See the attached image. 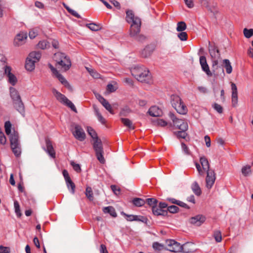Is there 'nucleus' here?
I'll use <instances>...</instances> for the list:
<instances>
[{
	"label": "nucleus",
	"instance_id": "f03ea898",
	"mask_svg": "<svg viewBox=\"0 0 253 253\" xmlns=\"http://www.w3.org/2000/svg\"><path fill=\"white\" fill-rule=\"evenodd\" d=\"M131 75L139 82L149 83L151 80V75L147 68L143 65L135 66L132 68Z\"/></svg>",
	"mask_w": 253,
	"mask_h": 253
},
{
	"label": "nucleus",
	"instance_id": "338daca9",
	"mask_svg": "<svg viewBox=\"0 0 253 253\" xmlns=\"http://www.w3.org/2000/svg\"><path fill=\"white\" fill-rule=\"evenodd\" d=\"M111 189L112 190V191H113V192L116 195H118L120 194V189L118 186H117L116 185H112L111 186Z\"/></svg>",
	"mask_w": 253,
	"mask_h": 253
},
{
	"label": "nucleus",
	"instance_id": "a19ab883",
	"mask_svg": "<svg viewBox=\"0 0 253 253\" xmlns=\"http://www.w3.org/2000/svg\"><path fill=\"white\" fill-rule=\"evenodd\" d=\"M39 29L35 28L31 29L29 32V36L31 39H33L38 35Z\"/></svg>",
	"mask_w": 253,
	"mask_h": 253
},
{
	"label": "nucleus",
	"instance_id": "0e129e2a",
	"mask_svg": "<svg viewBox=\"0 0 253 253\" xmlns=\"http://www.w3.org/2000/svg\"><path fill=\"white\" fill-rule=\"evenodd\" d=\"M0 253H10V249L8 247L0 246Z\"/></svg>",
	"mask_w": 253,
	"mask_h": 253
},
{
	"label": "nucleus",
	"instance_id": "c03bdc74",
	"mask_svg": "<svg viewBox=\"0 0 253 253\" xmlns=\"http://www.w3.org/2000/svg\"><path fill=\"white\" fill-rule=\"evenodd\" d=\"M87 131L93 140L98 138L95 130L91 127H87Z\"/></svg>",
	"mask_w": 253,
	"mask_h": 253
},
{
	"label": "nucleus",
	"instance_id": "7c9ffc66",
	"mask_svg": "<svg viewBox=\"0 0 253 253\" xmlns=\"http://www.w3.org/2000/svg\"><path fill=\"white\" fill-rule=\"evenodd\" d=\"M121 122L124 125L130 129H134L135 127L132 124V122L127 118H122Z\"/></svg>",
	"mask_w": 253,
	"mask_h": 253
},
{
	"label": "nucleus",
	"instance_id": "5fc2aeb1",
	"mask_svg": "<svg viewBox=\"0 0 253 253\" xmlns=\"http://www.w3.org/2000/svg\"><path fill=\"white\" fill-rule=\"evenodd\" d=\"M219 58H212V68L213 69V71L214 72L218 68V59Z\"/></svg>",
	"mask_w": 253,
	"mask_h": 253
},
{
	"label": "nucleus",
	"instance_id": "4468645a",
	"mask_svg": "<svg viewBox=\"0 0 253 253\" xmlns=\"http://www.w3.org/2000/svg\"><path fill=\"white\" fill-rule=\"evenodd\" d=\"M10 68L7 65L6 57L3 54H0V79L5 74L7 69Z\"/></svg>",
	"mask_w": 253,
	"mask_h": 253
},
{
	"label": "nucleus",
	"instance_id": "1a4fd4ad",
	"mask_svg": "<svg viewBox=\"0 0 253 253\" xmlns=\"http://www.w3.org/2000/svg\"><path fill=\"white\" fill-rule=\"evenodd\" d=\"M93 147L95 152L96 156L98 160L101 163L104 164L105 161L103 155V150L101 140L99 138L94 139Z\"/></svg>",
	"mask_w": 253,
	"mask_h": 253
},
{
	"label": "nucleus",
	"instance_id": "79ce46f5",
	"mask_svg": "<svg viewBox=\"0 0 253 253\" xmlns=\"http://www.w3.org/2000/svg\"><path fill=\"white\" fill-rule=\"evenodd\" d=\"M213 236L216 242L219 243L222 241L221 233L219 230L214 231Z\"/></svg>",
	"mask_w": 253,
	"mask_h": 253
},
{
	"label": "nucleus",
	"instance_id": "423d86ee",
	"mask_svg": "<svg viewBox=\"0 0 253 253\" xmlns=\"http://www.w3.org/2000/svg\"><path fill=\"white\" fill-rule=\"evenodd\" d=\"M41 57V53L40 52L33 51L28 56L25 68L28 71H31L35 69L36 62L39 61Z\"/></svg>",
	"mask_w": 253,
	"mask_h": 253
},
{
	"label": "nucleus",
	"instance_id": "9d476101",
	"mask_svg": "<svg viewBox=\"0 0 253 253\" xmlns=\"http://www.w3.org/2000/svg\"><path fill=\"white\" fill-rule=\"evenodd\" d=\"M169 117L172 121L173 126L176 128L181 130H187L188 124L185 120L177 119L175 115L172 113H169Z\"/></svg>",
	"mask_w": 253,
	"mask_h": 253
},
{
	"label": "nucleus",
	"instance_id": "412c9836",
	"mask_svg": "<svg viewBox=\"0 0 253 253\" xmlns=\"http://www.w3.org/2000/svg\"><path fill=\"white\" fill-rule=\"evenodd\" d=\"M45 143L47 153L51 157L54 158L55 157V152L52 146L51 141L48 139H46Z\"/></svg>",
	"mask_w": 253,
	"mask_h": 253
},
{
	"label": "nucleus",
	"instance_id": "bf43d9fd",
	"mask_svg": "<svg viewBox=\"0 0 253 253\" xmlns=\"http://www.w3.org/2000/svg\"><path fill=\"white\" fill-rule=\"evenodd\" d=\"M121 214L126 217V219L129 221H134V215H128L124 212H122Z\"/></svg>",
	"mask_w": 253,
	"mask_h": 253
},
{
	"label": "nucleus",
	"instance_id": "b1692460",
	"mask_svg": "<svg viewBox=\"0 0 253 253\" xmlns=\"http://www.w3.org/2000/svg\"><path fill=\"white\" fill-rule=\"evenodd\" d=\"M148 112L150 115L153 117L160 116L162 114V110L156 106L151 107Z\"/></svg>",
	"mask_w": 253,
	"mask_h": 253
},
{
	"label": "nucleus",
	"instance_id": "09e8293b",
	"mask_svg": "<svg viewBox=\"0 0 253 253\" xmlns=\"http://www.w3.org/2000/svg\"><path fill=\"white\" fill-rule=\"evenodd\" d=\"M5 131L7 135H9L11 132V124L9 121H6L4 124Z\"/></svg>",
	"mask_w": 253,
	"mask_h": 253
},
{
	"label": "nucleus",
	"instance_id": "774afa93",
	"mask_svg": "<svg viewBox=\"0 0 253 253\" xmlns=\"http://www.w3.org/2000/svg\"><path fill=\"white\" fill-rule=\"evenodd\" d=\"M90 75L95 79H99L100 78V75L94 70L90 71Z\"/></svg>",
	"mask_w": 253,
	"mask_h": 253
},
{
	"label": "nucleus",
	"instance_id": "f257e3e1",
	"mask_svg": "<svg viewBox=\"0 0 253 253\" xmlns=\"http://www.w3.org/2000/svg\"><path fill=\"white\" fill-rule=\"evenodd\" d=\"M200 164L195 163L196 169L198 171L199 174L204 176L205 172L207 173L206 178L207 187L209 189L211 188L215 180V174L213 169H210V164L208 159L205 157L202 156L200 159Z\"/></svg>",
	"mask_w": 253,
	"mask_h": 253
},
{
	"label": "nucleus",
	"instance_id": "aec40b11",
	"mask_svg": "<svg viewBox=\"0 0 253 253\" xmlns=\"http://www.w3.org/2000/svg\"><path fill=\"white\" fill-rule=\"evenodd\" d=\"M11 68L7 69V71L5 72V76L7 78L8 82L12 85H14L17 82V80L14 75L11 73Z\"/></svg>",
	"mask_w": 253,
	"mask_h": 253
},
{
	"label": "nucleus",
	"instance_id": "8fccbe9b",
	"mask_svg": "<svg viewBox=\"0 0 253 253\" xmlns=\"http://www.w3.org/2000/svg\"><path fill=\"white\" fill-rule=\"evenodd\" d=\"M167 211L172 213H177L179 211V208L176 206H170L168 207Z\"/></svg>",
	"mask_w": 253,
	"mask_h": 253
},
{
	"label": "nucleus",
	"instance_id": "a878e982",
	"mask_svg": "<svg viewBox=\"0 0 253 253\" xmlns=\"http://www.w3.org/2000/svg\"><path fill=\"white\" fill-rule=\"evenodd\" d=\"M152 212L155 215H165L167 213V211L161 209L159 206L157 205L153 207Z\"/></svg>",
	"mask_w": 253,
	"mask_h": 253
},
{
	"label": "nucleus",
	"instance_id": "f704fd0d",
	"mask_svg": "<svg viewBox=\"0 0 253 253\" xmlns=\"http://www.w3.org/2000/svg\"><path fill=\"white\" fill-rule=\"evenodd\" d=\"M94 112L95 115L96 116L98 121L102 124L104 125L106 123L105 119L103 117L100 113L99 112V109L97 108H94Z\"/></svg>",
	"mask_w": 253,
	"mask_h": 253
},
{
	"label": "nucleus",
	"instance_id": "bb28decb",
	"mask_svg": "<svg viewBox=\"0 0 253 253\" xmlns=\"http://www.w3.org/2000/svg\"><path fill=\"white\" fill-rule=\"evenodd\" d=\"M102 211L105 213H109L112 217H116L117 216L115 209L112 206L104 207Z\"/></svg>",
	"mask_w": 253,
	"mask_h": 253
},
{
	"label": "nucleus",
	"instance_id": "ea45409f",
	"mask_svg": "<svg viewBox=\"0 0 253 253\" xmlns=\"http://www.w3.org/2000/svg\"><path fill=\"white\" fill-rule=\"evenodd\" d=\"M85 195L86 197L90 200L93 201V196L92 189L90 187H87L85 190Z\"/></svg>",
	"mask_w": 253,
	"mask_h": 253
},
{
	"label": "nucleus",
	"instance_id": "c9c22d12",
	"mask_svg": "<svg viewBox=\"0 0 253 253\" xmlns=\"http://www.w3.org/2000/svg\"><path fill=\"white\" fill-rule=\"evenodd\" d=\"M66 182L68 189L70 191L71 193L74 194L76 186L74 182L72 181L71 179H69V181H66Z\"/></svg>",
	"mask_w": 253,
	"mask_h": 253
},
{
	"label": "nucleus",
	"instance_id": "603ef678",
	"mask_svg": "<svg viewBox=\"0 0 253 253\" xmlns=\"http://www.w3.org/2000/svg\"><path fill=\"white\" fill-rule=\"evenodd\" d=\"M14 206L15 208V212L18 216H20L21 213L20 212V206L17 201H14Z\"/></svg>",
	"mask_w": 253,
	"mask_h": 253
},
{
	"label": "nucleus",
	"instance_id": "58836bf2",
	"mask_svg": "<svg viewBox=\"0 0 253 253\" xmlns=\"http://www.w3.org/2000/svg\"><path fill=\"white\" fill-rule=\"evenodd\" d=\"M38 48L44 49L49 47V43L46 41H40L37 45Z\"/></svg>",
	"mask_w": 253,
	"mask_h": 253
},
{
	"label": "nucleus",
	"instance_id": "de8ad7c7",
	"mask_svg": "<svg viewBox=\"0 0 253 253\" xmlns=\"http://www.w3.org/2000/svg\"><path fill=\"white\" fill-rule=\"evenodd\" d=\"M145 202H146L150 206L152 207V209H153V207H155L157 204V201L154 198L147 199Z\"/></svg>",
	"mask_w": 253,
	"mask_h": 253
},
{
	"label": "nucleus",
	"instance_id": "7ed1b4c3",
	"mask_svg": "<svg viewBox=\"0 0 253 253\" xmlns=\"http://www.w3.org/2000/svg\"><path fill=\"white\" fill-rule=\"evenodd\" d=\"M126 21L130 24V36H134L140 32L141 27V20L137 16H135L133 12L131 10L126 11Z\"/></svg>",
	"mask_w": 253,
	"mask_h": 253
},
{
	"label": "nucleus",
	"instance_id": "69168bd1",
	"mask_svg": "<svg viewBox=\"0 0 253 253\" xmlns=\"http://www.w3.org/2000/svg\"><path fill=\"white\" fill-rule=\"evenodd\" d=\"M6 139L3 133H0V144L4 145L6 143Z\"/></svg>",
	"mask_w": 253,
	"mask_h": 253
},
{
	"label": "nucleus",
	"instance_id": "c85d7f7f",
	"mask_svg": "<svg viewBox=\"0 0 253 253\" xmlns=\"http://www.w3.org/2000/svg\"><path fill=\"white\" fill-rule=\"evenodd\" d=\"M223 66L225 69L227 74H230L232 72V67L231 63L228 59H224L223 60Z\"/></svg>",
	"mask_w": 253,
	"mask_h": 253
},
{
	"label": "nucleus",
	"instance_id": "37998d69",
	"mask_svg": "<svg viewBox=\"0 0 253 253\" xmlns=\"http://www.w3.org/2000/svg\"><path fill=\"white\" fill-rule=\"evenodd\" d=\"M186 29V24L184 22H179L177 23L176 30L178 32H183Z\"/></svg>",
	"mask_w": 253,
	"mask_h": 253
},
{
	"label": "nucleus",
	"instance_id": "ddd939ff",
	"mask_svg": "<svg viewBox=\"0 0 253 253\" xmlns=\"http://www.w3.org/2000/svg\"><path fill=\"white\" fill-rule=\"evenodd\" d=\"M27 39V33L20 32L16 35L14 40L15 46H19L23 45L26 42Z\"/></svg>",
	"mask_w": 253,
	"mask_h": 253
},
{
	"label": "nucleus",
	"instance_id": "dca6fc26",
	"mask_svg": "<svg viewBox=\"0 0 253 253\" xmlns=\"http://www.w3.org/2000/svg\"><path fill=\"white\" fill-rule=\"evenodd\" d=\"M232 89V105L233 107H235L238 104V91L236 85L234 83H231Z\"/></svg>",
	"mask_w": 253,
	"mask_h": 253
},
{
	"label": "nucleus",
	"instance_id": "393cba45",
	"mask_svg": "<svg viewBox=\"0 0 253 253\" xmlns=\"http://www.w3.org/2000/svg\"><path fill=\"white\" fill-rule=\"evenodd\" d=\"M18 139L19 136L18 132L14 131L12 134H11L10 137V145L14 146L20 145Z\"/></svg>",
	"mask_w": 253,
	"mask_h": 253
},
{
	"label": "nucleus",
	"instance_id": "680f3d73",
	"mask_svg": "<svg viewBox=\"0 0 253 253\" xmlns=\"http://www.w3.org/2000/svg\"><path fill=\"white\" fill-rule=\"evenodd\" d=\"M139 34V32L138 33H137L135 36L131 37L134 38L138 41L142 42L144 41L145 39V37L143 35H140Z\"/></svg>",
	"mask_w": 253,
	"mask_h": 253
},
{
	"label": "nucleus",
	"instance_id": "5701e85b",
	"mask_svg": "<svg viewBox=\"0 0 253 253\" xmlns=\"http://www.w3.org/2000/svg\"><path fill=\"white\" fill-rule=\"evenodd\" d=\"M174 108L178 113L182 115L186 114L188 111L187 107L185 105L182 101H181L178 105L176 106Z\"/></svg>",
	"mask_w": 253,
	"mask_h": 253
},
{
	"label": "nucleus",
	"instance_id": "13d9d810",
	"mask_svg": "<svg viewBox=\"0 0 253 253\" xmlns=\"http://www.w3.org/2000/svg\"><path fill=\"white\" fill-rule=\"evenodd\" d=\"M213 108L219 113H222L223 112V108L222 107L217 104V103H214L213 105Z\"/></svg>",
	"mask_w": 253,
	"mask_h": 253
},
{
	"label": "nucleus",
	"instance_id": "4c0bfd02",
	"mask_svg": "<svg viewBox=\"0 0 253 253\" xmlns=\"http://www.w3.org/2000/svg\"><path fill=\"white\" fill-rule=\"evenodd\" d=\"M132 203L136 207H141L145 204V201L142 199L135 198L132 200Z\"/></svg>",
	"mask_w": 253,
	"mask_h": 253
},
{
	"label": "nucleus",
	"instance_id": "4be33fe9",
	"mask_svg": "<svg viewBox=\"0 0 253 253\" xmlns=\"http://www.w3.org/2000/svg\"><path fill=\"white\" fill-rule=\"evenodd\" d=\"M194 245L191 243H186L181 245V251L180 253H189L194 251Z\"/></svg>",
	"mask_w": 253,
	"mask_h": 253
},
{
	"label": "nucleus",
	"instance_id": "a211bd4d",
	"mask_svg": "<svg viewBox=\"0 0 253 253\" xmlns=\"http://www.w3.org/2000/svg\"><path fill=\"white\" fill-rule=\"evenodd\" d=\"M200 63L203 71H204L208 76H211L212 73L210 70L205 56H202L200 57Z\"/></svg>",
	"mask_w": 253,
	"mask_h": 253
},
{
	"label": "nucleus",
	"instance_id": "39448f33",
	"mask_svg": "<svg viewBox=\"0 0 253 253\" xmlns=\"http://www.w3.org/2000/svg\"><path fill=\"white\" fill-rule=\"evenodd\" d=\"M9 92L14 108L21 114H23L24 112V106L18 91L15 88L10 87Z\"/></svg>",
	"mask_w": 253,
	"mask_h": 253
},
{
	"label": "nucleus",
	"instance_id": "6ab92c4d",
	"mask_svg": "<svg viewBox=\"0 0 253 253\" xmlns=\"http://www.w3.org/2000/svg\"><path fill=\"white\" fill-rule=\"evenodd\" d=\"M206 220L205 216L202 215H197L190 218V223L197 226H200Z\"/></svg>",
	"mask_w": 253,
	"mask_h": 253
},
{
	"label": "nucleus",
	"instance_id": "3c124183",
	"mask_svg": "<svg viewBox=\"0 0 253 253\" xmlns=\"http://www.w3.org/2000/svg\"><path fill=\"white\" fill-rule=\"evenodd\" d=\"M155 123L156 125L160 126H165L168 124L166 121L160 119H157Z\"/></svg>",
	"mask_w": 253,
	"mask_h": 253
},
{
	"label": "nucleus",
	"instance_id": "49530a36",
	"mask_svg": "<svg viewBox=\"0 0 253 253\" xmlns=\"http://www.w3.org/2000/svg\"><path fill=\"white\" fill-rule=\"evenodd\" d=\"M86 27L90 30L94 31H98L100 29V27L99 25H97L95 23H89L86 25Z\"/></svg>",
	"mask_w": 253,
	"mask_h": 253
},
{
	"label": "nucleus",
	"instance_id": "864d4df0",
	"mask_svg": "<svg viewBox=\"0 0 253 253\" xmlns=\"http://www.w3.org/2000/svg\"><path fill=\"white\" fill-rule=\"evenodd\" d=\"M178 37L182 41H185L187 40L188 35L185 32H181L178 34Z\"/></svg>",
	"mask_w": 253,
	"mask_h": 253
},
{
	"label": "nucleus",
	"instance_id": "e2e57ef3",
	"mask_svg": "<svg viewBox=\"0 0 253 253\" xmlns=\"http://www.w3.org/2000/svg\"><path fill=\"white\" fill-rule=\"evenodd\" d=\"M71 165L72 166L74 169L77 171V172H79L81 171V169L80 165L79 164H76L73 162L71 163Z\"/></svg>",
	"mask_w": 253,
	"mask_h": 253
},
{
	"label": "nucleus",
	"instance_id": "6e6552de",
	"mask_svg": "<svg viewBox=\"0 0 253 253\" xmlns=\"http://www.w3.org/2000/svg\"><path fill=\"white\" fill-rule=\"evenodd\" d=\"M52 93L58 101L71 108L72 110L77 112L75 105L64 94L54 88L52 89Z\"/></svg>",
	"mask_w": 253,
	"mask_h": 253
},
{
	"label": "nucleus",
	"instance_id": "f8f14e48",
	"mask_svg": "<svg viewBox=\"0 0 253 253\" xmlns=\"http://www.w3.org/2000/svg\"><path fill=\"white\" fill-rule=\"evenodd\" d=\"M49 66L53 75L58 79L60 82L66 87L69 89L71 90L72 87L68 81L66 80V79L61 74H60L56 70V69L54 68L51 64H49Z\"/></svg>",
	"mask_w": 253,
	"mask_h": 253
},
{
	"label": "nucleus",
	"instance_id": "f3484780",
	"mask_svg": "<svg viewBox=\"0 0 253 253\" xmlns=\"http://www.w3.org/2000/svg\"><path fill=\"white\" fill-rule=\"evenodd\" d=\"M95 96L98 101L101 103V104L105 107V108L111 114H114V111L112 108L111 105L110 103L101 95L99 94H95Z\"/></svg>",
	"mask_w": 253,
	"mask_h": 253
},
{
	"label": "nucleus",
	"instance_id": "9b49d317",
	"mask_svg": "<svg viewBox=\"0 0 253 253\" xmlns=\"http://www.w3.org/2000/svg\"><path fill=\"white\" fill-rule=\"evenodd\" d=\"M165 249L172 252L180 253L181 251V245L174 240H167L165 242Z\"/></svg>",
	"mask_w": 253,
	"mask_h": 253
},
{
	"label": "nucleus",
	"instance_id": "473e14b6",
	"mask_svg": "<svg viewBox=\"0 0 253 253\" xmlns=\"http://www.w3.org/2000/svg\"><path fill=\"white\" fill-rule=\"evenodd\" d=\"M242 173L244 176H247L251 174V167L249 165L244 166L241 169Z\"/></svg>",
	"mask_w": 253,
	"mask_h": 253
},
{
	"label": "nucleus",
	"instance_id": "cd10ccee",
	"mask_svg": "<svg viewBox=\"0 0 253 253\" xmlns=\"http://www.w3.org/2000/svg\"><path fill=\"white\" fill-rule=\"evenodd\" d=\"M209 52L211 58H219L220 53L219 50L216 47H213L209 49Z\"/></svg>",
	"mask_w": 253,
	"mask_h": 253
},
{
	"label": "nucleus",
	"instance_id": "e433bc0d",
	"mask_svg": "<svg viewBox=\"0 0 253 253\" xmlns=\"http://www.w3.org/2000/svg\"><path fill=\"white\" fill-rule=\"evenodd\" d=\"M11 148L15 156L18 157L21 155V150L20 145L11 146Z\"/></svg>",
	"mask_w": 253,
	"mask_h": 253
},
{
	"label": "nucleus",
	"instance_id": "72a5a7b5",
	"mask_svg": "<svg viewBox=\"0 0 253 253\" xmlns=\"http://www.w3.org/2000/svg\"><path fill=\"white\" fill-rule=\"evenodd\" d=\"M192 189L193 192L197 196H199L201 194V190L198 183L195 182L192 185Z\"/></svg>",
	"mask_w": 253,
	"mask_h": 253
},
{
	"label": "nucleus",
	"instance_id": "0eeeda50",
	"mask_svg": "<svg viewBox=\"0 0 253 253\" xmlns=\"http://www.w3.org/2000/svg\"><path fill=\"white\" fill-rule=\"evenodd\" d=\"M52 93L58 101L71 108L72 110L77 112L75 105L64 94L54 88L52 89Z\"/></svg>",
	"mask_w": 253,
	"mask_h": 253
},
{
	"label": "nucleus",
	"instance_id": "4d7b16f0",
	"mask_svg": "<svg viewBox=\"0 0 253 253\" xmlns=\"http://www.w3.org/2000/svg\"><path fill=\"white\" fill-rule=\"evenodd\" d=\"M186 130H181L178 131L177 132H176V135L178 138H185L186 136Z\"/></svg>",
	"mask_w": 253,
	"mask_h": 253
},
{
	"label": "nucleus",
	"instance_id": "052dcab7",
	"mask_svg": "<svg viewBox=\"0 0 253 253\" xmlns=\"http://www.w3.org/2000/svg\"><path fill=\"white\" fill-rule=\"evenodd\" d=\"M153 247L155 250L161 251L163 249L164 246L157 242H155L153 244Z\"/></svg>",
	"mask_w": 253,
	"mask_h": 253
},
{
	"label": "nucleus",
	"instance_id": "a18cd8bd",
	"mask_svg": "<svg viewBox=\"0 0 253 253\" xmlns=\"http://www.w3.org/2000/svg\"><path fill=\"white\" fill-rule=\"evenodd\" d=\"M243 33L246 38H250L253 36V29L245 28L243 30Z\"/></svg>",
	"mask_w": 253,
	"mask_h": 253
},
{
	"label": "nucleus",
	"instance_id": "2eb2a0df",
	"mask_svg": "<svg viewBox=\"0 0 253 253\" xmlns=\"http://www.w3.org/2000/svg\"><path fill=\"white\" fill-rule=\"evenodd\" d=\"M73 134L76 139L81 141L84 140L85 138V134L83 129L79 126H76Z\"/></svg>",
	"mask_w": 253,
	"mask_h": 253
},
{
	"label": "nucleus",
	"instance_id": "20e7f679",
	"mask_svg": "<svg viewBox=\"0 0 253 253\" xmlns=\"http://www.w3.org/2000/svg\"><path fill=\"white\" fill-rule=\"evenodd\" d=\"M53 60L56 62V67L64 71L68 70L71 66V61L65 53L59 52L55 53Z\"/></svg>",
	"mask_w": 253,
	"mask_h": 253
},
{
	"label": "nucleus",
	"instance_id": "c756f323",
	"mask_svg": "<svg viewBox=\"0 0 253 253\" xmlns=\"http://www.w3.org/2000/svg\"><path fill=\"white\" fill-rule=\"evenodd\" d=\"M182 101L180 97L177 95H172L171 96V103L173 108L178 105Z\"/></svg>",
	"mask_w": 253,
	"mask_h": 253
},
{
	"label": "nucleus",
	"instance_id": "6e6d98bb",
	"mask_svg": "<svg viewBox=\"0 0 253 253\" xmlns=\"http://www.w3.org/2000/svg\"><path fill=\"white\" fill-rule=\"evenodd\" d=\"M147 220V218L143 216L134 215V221H141L142 222H146Z\"/></svg>",
	"mask_w": 253,
	"mask_h": 253
},
{
	"label": "nucleus",
	"instance_id": "2f4dec72",
	"mask_svg": "<svg viewBox=\"0 0 253 253\" xmlns=\"http://www.w3.org/2000/svg\"><path fill=\"white\" fill-rule=\"evenodd\" d=\"M152 52V50L149 46H146L141 52V55L142 57L146 58L150 56Z\"/></svg>",
	"mask_w": 253,
	"mask_h": 253
}]
</instances>
